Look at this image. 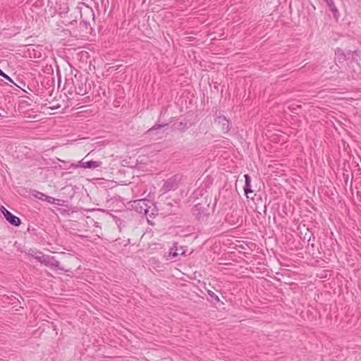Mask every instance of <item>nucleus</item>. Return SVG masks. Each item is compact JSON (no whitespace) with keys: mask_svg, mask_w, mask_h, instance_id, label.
I'll use <instances>...</instances> for the list:
<instances>
[{"mask_svg":"<svg viewBox=\"0 0 361 361\" xmlns=\"http://www.w3.org/2000/svg\"><path fill=\"white\" fill-rule=\"evenodd\" d=\"M66 86L69 87V91L74 92L77 94L84 95L87 93L86 83L78 78L76 75H75V80L73 78L66 79Z\"/></svg>","mask_w":361,"mask_h":361,"instance_id":"obj_1","label":"nucleus"},{"mask_svg":"<svg viewBox=\"0 0 361 361\" xmlns=\"http://www.w3.org/2000/svg\"><path fill=\"white\" fill-rule=\"evenodd\" d=\"M47 267H49L53 269L63 270V268L60 267V263L56 260L54 257L46 255L45 258L42 259V263Z\"/></svg>","mask_w":361,"mask_h":361,"instance_id":"obj_3","label":"nucleus"},{"mask_svg":"<svg viewBox=\"0 0 361 361\" xmlns=\"http://www.w3.org/2000/svg\"><path fill=\"white\" fill-rule=\"evenodd\" d=\"M216 122L221 125L222 126V131L227 132L228 131L230 128V123L229 121L226 118L225 116H221L216 118Z\"/></svg>","mask_w":361,"mask_h":361,"instance_id":"obj_6","label":"nucleus"},{"mask_svg":"<svg viewBox=\"0 0 361 361\" xmlns=\"http://www.w3.org/2000/svg\"><path fill=\"white\" fill-rule=\"evenodd\" d=\"M336 55L338 61L340 63L344 61L346 59L345 55L343 51L340 48H337L336 49Z\"/></svg>","mask_w":361,"mask_h":361,"instance_id":"obj_9","label":"nucleus"},{"mask_svg":"<svg viewBox=\"0 0 361 361\" xmlns=\"http://www.w3.org/2000/svg\"><path fill=\"white\" fill-rule=\"evenodd\" d=\"M326 3L330 8V10L333 12V13H338V10L333 1V0H326Z\"/></svg>","mask_w":361,"mask_h":361,"instance_id":"obj_13","label":"nucleus"},{"mask_svg":"<svg viewBox=\"0 0 361 361\" xmlns=\"http://www.w3.org/2000/svg\"><path fill=\"white\" fill-rule=\"evenodd\" d=\"M33 196L43 201H44L47 199V195L39 191H34Z\"/></svg>","mask_w":361,"mask_h":361,"instance_id":"obj_11","label":"nucleus"},{"mask_svg":"<svg viewBox=\"0 0 361 361\" xmlns=\"http://www.w3.org/2000/svg\"><path fill=\"white\" fill-rule=\"evenodd\" d=\"M44 201L53 204V203H54L55 199L52 197H49V196L47 195V199Z\"/></svg>","mask_w":361,"mask_h":361,"instance_id":"obj_16","label":"nucleus"},{"mask_svg":"<svg viewBox=\"0 0 361 361\" xmlns=\"http://www.w3.org/2000/svg\"><path fill=\"white\" fill-rule=\"evenodd\" d=\"M0 75H4V72L0 69Z\"/></svg>","mask_w":361,"mask_h":361,"instance_id":"obj_19","label":"nucleus"},{"mask_svg":"<svg viewBox=\"0 0 361 361\" xmlns=\"http://www.w3.org/2000/svg\"><path fill=\"white\" fill-rule=\"evenodd\" d=\"M178 250H178L179 252H180V255H185V250L183 247H180V249H178Z\"/></svg>","mask_w":361,"mask_h":361,"instance_id":"obj_18","label":"nucleus"},{"mask_svg":"<svg viewBox=\"0 0 361 361\" xmlns=\"http://www.w3.org/2000/svg\"><path fill=\"white\" fill-rule=\"evenodd\" d=\"M1 75L3 76L6 80H9L10 82H13L11 78L8 75H7L6 73H4V75Z\"/></svg>","mask_w":361,"mask_h":361,"instance_id":"obj_17","label":"nucleus"},{"mask_svg":"<svg viewBox=\"0 0 361 361\" xmlns=\"http://www.w3.org/2000/svg\"><path fill=\"white\" fill-rule=\"evenodd\" d=\"M102 164V161H84L82 160V161H80L79 166L82 168L92 169V168L99 167V166H101Z\"/></svg>","mask_w":361,"mask_h":361,"instance_id":"obj_5","label":"nucleus"},{"mask_svg":"<svg viewBox=\"0 0 361 361\" xmlns=\"http://www.w3.org/2000/svg\"><path fill=\"white\" fill-rule=\"evenodd\" d=\"M177 186H178V182L176 180V179L174 178H171L165 181V183L163 185V189L165 191H169L171 190L176 189L177 188Z\"/></svg>","mask_w":361,"mask_h":361,"instance_id":"obj_4","label":"nucleus"},{"mask_svg":"<svg viewBox=\"0 0 361 361\" xmlns=\"http://www.w3.org/2000/svg\"><path fill=\"white\" fill-rule=\"evenodd\" d=\"M178 250H179L178 247L176 245H174L173 247L169 252V257L172 258L177 257L179 255Z\"/></svg>","mask_w":361,"mask_h":361,"instance_id":"obj_12","label":"nucleus"},{"mask_svg":"<svg viewBox=\"0 0 361 361\" xmlns=\"http://www.w3.org/2000/svg\"><path fill=\"white\" fill-rule=\"evenodd\" d=\"M32 252H33V254H32V255L40 263H42V259L45 258L46 255H44L42 252H38V251H36V252L32 251Z\"/></svg>","mask_w":361,"mask_h":361,"instance_id":"obj_10","label":"nucleus"},{"mask_svg":"<svg viewBox=\"0 0 361 361\" xmlns=\"http://www.w3.org/2000/svg\"><path fill=\"white\" fill-rule=\"evenodd\" d=\"M0 211L4 214L6 219L12 225L15 226H18L21 224L20 219L16 216L12 214L8 210H7L4 206H1L0 208Z\"/></svg>","mask_w":361,"mask_h":361,"instance_id":"obj_2","label":"nucleus"},{"mask_svg":"<svg viewBox=\"0 0 361 361\" xmlns=\"http://www.w3.org/2000/svg\"><path fill=\"white\" fill-rule=\"evenodd\" d=\"M134 204H135V207L137 209L138 207L140 208V210L139 211V212L145 213V214L147 213L148 209L147 207L146 200L142 199V200H136L134 202Z\"/></svg>","mask_w":361,"mask_h":361,"instance_id":"obj_7","label":"nucleus"},{"mask_svg":"<svg viewBox=\"0 0 361 361\" xmlns=\"http://www.w3.org/2000/svg\"><path fill=\"white\" fill-rule=\"evenodd\" d=\"M161 127H163V126H162V125H155V126H154L152 128H151L150 129H149L148 133H150V132L154 131V130H155L159 129V128H161Z\"/></svg>","mask_w":361,"mask_h":361,"instance_id":"obj_14","label":"nucleus"},{"mask_svg":"<svg viewBox=\"0 0 361 361\" xmlns=\"http://www.w3.org/2000/svg\"><path fill=\"white\" fill-rule=\"evenodd\" d=\"M245 192L246 195L248 193L252 192V190H251V178L249 175L245 174Z\"/></svg>","mask_w":361,"mask_h":361,"instance_id":"obj_8","label":"nucleus"},{"mask_svg":"<svg viewBox=\"0 0 361 361\" xmlns=\"http://www.w3.org/2000/svg\"><path fill=\"white\" fill-rule=\"evenodd\" d=\"M208 294L213 298H214L215 300H219V298L218 297V295H216L214 292L211 291V290H209L208 291Z\"/></svg>","mask_w":361,"mask_h":361,"instance_id":"obj_15","label":"nucleus"}]
</instances>
